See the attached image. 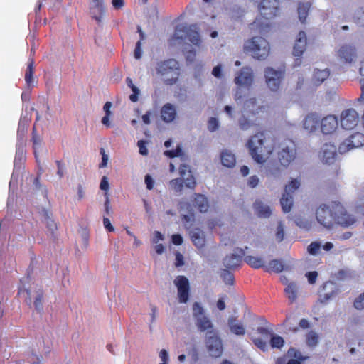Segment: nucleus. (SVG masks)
I'll return each mask as SVG.
<instances>
[{
  "instance_id": "32",
  "label": "nucleus",
  "mask_w": 364,
  "mask_h": 364,
  "mask_svg": "<svg viewBox=\"0 0 364 364\" xmlns=\"http://www.w3.org/2000/svg\"><path fill=\"white\" fill-rule=\"evenodd\" d=\"M228 325L232 333L237 336H244L245 334L244 325L235 317H229L228 320Z\"/></svg>"
},
{
  "instance_id": "10",
  "label": "nucleus",
  "mask_w": 364,
  "mask_h": 364,
  "mask_svg": "<svg viewBox=\"0 0 364 364\" xmlns=\"http://www.w3.org/2000/svg\"><path fill=\"white\" fill-rule=\"evenodd\" d=\"M333 213L335 223L343 227H349L356 222V219L352 215L348 214L344 207L339 204H333Z\"/></svg>"
},
{
  "instance_id": "48",
  "label": "nucleus",
  "mask_w": 364,
  "mask_h": 364,
  "mask_svg": "<svg viewBox=\"0 0 364 364\" xmlns=\"http://www.w3.org/2000/svg\"><path fill=\"white\" fill-rule=\"evenodd\" d=\"M170 186L176 192H181L183 188V181L181 178L173 179L170 181Z\"/></svg>"
},
{
  "instance_id": "51",
  "label": "nucleus",
  "mask_w": 364,
  "mask_h": 364,
  "mask_svg": "<svg viewBox=\"0 0 364 364\" xmlns=\"http://www.w3.org/2000/svg\"><path fill=\"white\" fill-rule=\"evenodd\" d=\"M321 247V242H313L308 246V252L312 255H318Z\"/></svg>"
},
{
  "instance_id": "11",
  "label": "nucleus",
  "mask_w": 364,
  "mask_h": 364,
  "mask_svg": "<svg viewBox=\"0 0 364 364\" xmlns=\"http://www.w3.org/2000/svg\"><path fill=\"white\" fill-rule=\"evenodd\" d=\"M173 284L177 288V294L180 303H187L189 299L190 283L187 277L182 275L176 277Z\"/></svg>"
},
{
  "instance_id": "13",
  "label": "nucleus",
  "mask_w": 364,
  "mask_h": 364,
  "mask_svg": "<svg viewBox=\"0 0 364 364\" xmlns=\"http://www.w3.org/2000/svg\"><path fill=\"white\" fill-rule=\"evenodd\" d=\"M245 257L243 249L237 247L233 252L228 255L223 259V265L229 269H235L239 267L242 263V258Z\"/></svg>"
},
{
  "instance_id": "24",
  "label": "nucleus",
  "mask_w": 364,
  "mask_h": 364,
  "mask_svg": "<svg viewBox=\"0 0 364 364\" xmlns=\"http://www.w3.org/2000/svg\"><path fill=\"white\" fill-rule=\"evenodd\" d=\"M264 109V106L259 103L257 98L252 97L245 101L242 111L249 112L252 114H257L260 112H262Z\"/></svg>"
},
{
  "instance_id": "26",
  "label": "nucleus",
  "mask_w": 364,
  "mask_h": 364,
  "mask_svg": "<svg viewBox=\"0 0 364 364\" xmlns=\"http://www.w3.org/2000/svg\"><path fill=\"white\" fill-rule=\"evenodd\" d=\"M336 155V147L331 144H325L321 151L320 157L323 163L331 164Z\"/></svg>"
},
{
  "instance_id": "54",
  "label": "nucleus",
  "mask_w": 364,
  "mask_h": 364,
  "mask_svg": "<svg viewBox=\"0 0 364 364\" xmlns=\"http://www.w3.org/2000/svg\"><path fill=\"white\" fill-rule=\"evenodd\" d=\"M353 305L358 310L364 309V292L355 299Z\"/></svg>"
},
{
  "instance_id": "55",
  "label": "nucleus",
  "mask_w": 364,
  "mask_h": 364,
  "mask_svg": "<svg viewBox=\"0 0 364 364\" xmlns=\"http://www.w3.org/2000/svg\"><path fill=\"white\" fill-rule=\"evenodd\" d=\"M148 142L144 140H139L137 142V146L139 147V152L142 156H146L148 154V149L146 148V144Z\"/></svg>"
},
{
  "instance_id": "17",
  "label": "nucleus",
  "mask_w": 364,
  "mask_h": 364,
  "mask_svg": "<svg viewBox=\"0 0 364 364\" xmlns=\"http://www.w3.org/2000/svg\"><path fill=\"white\" fill-rule=\"evenodd\" d=\"M279 11L277 0H262L259 5L260 14L266 19L274 17Z\"/></svg>"
},
{
  "instance_id": "7",
  "label": "nucleus",
  "mask_w": 364,
  "mask_h": 364,
  "mask_svg": "<svg viewBox=\"0 0 364 364\" xmlns=\"http://www.w3.org/2000/svg\"><path fill=\"white\" fill-rule=\"evenodd\" d=\"M300 182L297 179H293L289 184L284 187V193L280 200L282 210L284 213H289L293 205L292 193L299 188Z\"/></svg>"
},
{
  "instance_id": "46",
  "label": "nucleus",
  "mask_w": 364,
  "mask_h": 364,
  "mask_svg": "<svg viewBox=\"0 0 364 364\" xmlns=\"http://www.w3.org/2000/svg\"><path fill=\"white\" fill-rule=\"evenodd\" d=\"M355 23L364 28V7L360 8L355 13L354 16Z\"/></svg>"
},
{
  "instance_id": "29",
  "label": "nucleus",
  "mask_w": 364,
  "mask_h": 364,
  "mask_svg": "<svg viewBox=\"0 0 364 364\" xmlns=\"http://www.w3.org/2000/svg\"><path fill=\"white\" fill-rule=\"evenodd\" d=\"M220 162L223 166L229 168L235 167L236 164V158L232 151L229 149H223L220 154Z\"/></svg>"
},
{
  "instance_id": "19",
  "label": "nucleus",
  "mask_w": 364,
  "mask_h": 364,
  "mask_svg": "<svg viewBox=\"0 0 364 364\" xmlns=\"http://www.w3.org/2000/svg\"><path fill=\"white\" fill-rule=\"evenodd\" d=\"M254 80L253 71L250 67H245L239 72L235 78V82L240 86L250 87Z\"/></svg>"
},
{
  "instance_id": "56",
  "label": "nucleus",
  "mask_w": 364,
  "mask_h": 364,
  "mask_svg": "<svg viewBox=\"0 0 364 364\" xmlns=\"http://www.w3.org/2000/svg\"><path fill=\"white\" fill-rule=\"evenodd\" d=\"M296 223L299 227L304 228L306 230H309L311 228V223L305 219L297 218L296 220Z\"/></svg>"
},
{
  "instance_id": "40",
  "label": "nucleus",
  "mask_w": 364,
  "mask_h": 364,
  "mask_svg": "<svg viewBox=\"0 0 364 364\" xmlns=\"http://www.w3.org/2000/svg\"><path fill=\"white\" fill-rule=\"evenodd\" d=\"M353 149L360 147L364 144V135L360 132H356L347 138Z\"/></svg>"
},
{
  "instance_id": "35",
  "label": "nucleus",
  "mask_w": 364,
  "mask_h": 364,
  "mask_svg": "<svg viewBox=\"0 0 364 364\" xmlns=\"http://www.w3.org/2000/svg\"><path fill=\"white\" fill-rule=\"evenodd\" d=\"M193 205L197 208L200 213H205L208 211L209 204L208 199L203 195L196 194L194 198Z\"/></svg>"
},
{
  "instance_id": "50",
  "label": "nucleus",
  "mask_w": 364,
  "mask_h": 364,
  "mask_svg": "<svg viewBox=\"0 0 364 364\" xmlns=\"http://www.w3.org/2000/svg\"><path fill=\"white\" fill-rule=\"evenodd\" d=\"M220 126L219 121L215 117H210L208 122V129L210 132H215Z\"/></svg>"
},
{
  "instance_id": "59",
  "label": "nucleus",
  "mask_w": 364,
  "mask_h": 364,
  "mask_svg": "<svg viewBox=\"0 0 364 364\" xmlns=\"http://www.w3.org/2000/svg\"><path fill=\"white\" fill-rule=\"evenodd\" d=\"M252 341L257 348H260L263 351H265L267 349V343L261 338H252Z\"/></svg>"
},
{
  "instance_id": "53",
  "label": "nucleus",
  "mask_w": 364,
  "mask_h": 364,
  "mask_svg": "<svg viewBox=\"0 0 364 364\" xmlns=\"http://www.w3.org/2000/svg\"><path fill=\"white\" fill-rule=\"evenodd\" d=\"M284 226L282 222H279V223L277 225V232L275 234L276 240L278 242H281L284 240Z\"/></svg>"
},
{
  "instance_id": "60",
  "label": "nucleus",
  "mask_w": 364,
  "mask_h": 364,
  "mask_svg": "<svg viewBox=\"0 0 364 364\" xmlns=\"http://www.w3.org/2000/svg\"><path fill=\"white\" fill-rule=\"evenodd\" d=\"M179 172L182 178L191 174L190 167L186 164H181L180 166Z\"/></svg>"
},
{
  "instance_id": "16",
  "label": "nucleus",
  "mask_w": 364,
  "mask_h": 364,
  "mask_svg": "<svg viewBox=\"0 0 364 364\" xmlns=\"http://www.w3.org/2000/svg\"><path fill=\"white\" fill-rule=\"evenodd\" d=\"M26 293L28 294V301H26L28 305L31 306V301L33 299V305L35 310L39 313L41 314L43 307V292L41 288L36 287H29L28 289H26Z\"/></svg>"
},
{
  "instance_id": "34",
  "label": "nucleus",
  "mask_w": 364,
  "mask_h": 364,
  "mask_svg": "<svg viewBox=\"0 0 364 364\" xmlns=\"http://www.w3.org/2000/svg\"><path fill=\"white\" fill-rule=\"evenodd\" d=\"M43 217L48 231L50 233L53 237L55 238L57 237L55 231L58 228L55 222L52 218V214L47 210H43Z\"/></svg>"
},
{
  "instance_id": "62",
  "label": "nucleus",
  "mask_w": 364,
  "mask_h": 364,
  "mask_svg": "<svg viewBox=\"0 0 364 364\" xmlns=\"http://www.w3.org/2000/svg\"><path fill=\"white\" fill-rule=\"evenodd\" d=\"M159 358L161 360L160 364H168L169 360L168 353L166 350L162 349L159 353Z\"/></svg>"
},
{
  "instance_id": "43",
  "label": "nucleus",
  "mask_w": 364,
  "mask_h": 364,
  "mask_svg": "<svg viewBox=\"0 0 364 364\" xmlns=\"http://www.w3.org/2000/svg\"><path fill=\"white\" fill-rule=\"evenodd\" d=\"M311 4L309 2L300 3L298 6L299 18L301 23H304L308 16Z\"/></svg>"
},
{
  "instance_id": "2",
  "label": "nucleus",
  "mask_w": 364,
  "mask_h": 364,
  "mask_svg": "<svg viewBox=\"0 0 364 364\" xmlns=\"http://www.w3.org/2000/svg\"><path fill=\"white\" fill-rule=\"evenodd\" d=\"M156 70L166 85L175 84L179 76V65L175 59H168L156 64Z\"/></svg>"
},
{
  "instance_id": "3",
  "label": "nucleus",
  "mask_w": 364,
  "mask_h": 364,
  "mask_svg": "<svg viewBox=\"0 0 364 364\" xmlns=\"http://www.w3.org/2000/svg\"><path fill=\"white\" fill-rule=\"evenodd\" d=\"M277 156L280 165L284 168H287L297 156L295 143L291 139H284L281 141L277 146Z\"/></svg>"
},
{
  "instance_id": "41",
  "label": "nucleus",
  "mask_w": 364,
  "mask_h": 364,
  "mask_svg": "<svg viewBox=\"0 0 364 364\" xmlns=\"http://www.w3.org/2000/svg\"><path fill=\"white\" fill-rule=\"evenodd\" d=\"M255 123L251 119H248L245 114L244 111H241V115L238 119V126L240 129L246 131L253 127Z\"/></svg>"
},
{
  "instance_id": "22",
  "label": "nucleus",
  "mask_w": 364,
  "mask_h": 364,
  "mask_svg": "<svg viewBox=\"0 0 364 364\" xmlns=\"http://www.w3.org/2000/svg\"><path fill=\"white\" fill-rule=\"evenodd\" d=\"M287 355L294 358L287 360L285 357L279 358L277 360L276 364H301V361L307 359V357L304 356L300 351L294 348L289 349Z\"/></svg>"
},
{
  "instance_id": "37",
  "label": "nucleus",
  "mask_w": 364,
  "mask_h": 364,
  "mask_svg": "<svg viewBox=\"0 0 364 364\" xmlns=\"http://www.w3.org/2000/svg\"><path fill=\"white\" fill-rule=\"evenodd\" d=\"M298 289V285L295 282H289L285 288L284 291L291 302L297 299Z\"/></svg>"
},
{
  "instance_id": "45",
  "label": "nucleus",
  "mask_w": 364,
  "mask_h": 364,
  "mask_svg": "<svg viewBox=\"0 0 364 364\" xmlns=\"http://www.w3.org/2000/svg\"><path fill=\"white\" fill-rule=\"evenodd\" d=\"M284 341L282 337L273 333L271 335L270 345L272 348H280L284 346Z\"/></svg>"
},
{
  "instance_id": "27",
  "label": "nucleus",
  "mask_w": 364,
  "mask_h": 364,
  "mask_svg": "<svg viewBox=\"0 0 364 364\" xmlns=\"http://www.w3.org/2000/svg\"><path fill=\"white\" fill-rule=\"evenodd\" d=\"M282 167L280 163L269 161L264 166L261 171L267 176L279 178L282 175Z\"/></svg>"
},
{
  "instance_id": "44",
  "label": "nucleus",
  "mask_w": 364,
  "mask_h": 364,
  "mask_svg": "<svg viewBox=\"0 0 364 364\" xmlns=\"http://www.w3.org/2000/svg\"><path fill=\"white\" fill-rule=\"evenodd\" d=\"M189 26L186 24H179L176 27L174 38L176 39L183 40L187 37Z\"/></svg>"
},
{
  "instance_id": "6",
  "label": "nucleus",
  "mask_w": 364,
  "mask_h": 364,
  "mask_svg": "<svg viewBox=\"0 0 364 364\" xmlns=\"http://www.w3.org/2000/svg\"><path fill=\"white\" fill-rule=\"evenodd\" d=\"M264 77L269 89L272 92H277L279 90L281 82L284 77V71L269 67L264 70Z\"/></svg>"
},
{
  "instance_id": "20",
  "label": "nucleus",
  "mask_w": 364,
  "mask_h": 364,
  "mask_svg": "<svg viewBox=\"0 0 364 364\" xmlns=\"http://www.w3.org/2000/svg\"><path fill=\"white\" fill-rule=\"evenodd\" d=\"M181 215L186 228H189L194 221V213L191 205L184 201H181L178 204Z\"/></svg>"
},
{
  "instance_id": "57",
  "label": "nucleus",
  "mask_w": 364,
  "mask_h": 364,
  "mask_svg": "<svg viewBox=\"0 0 364 364\" xmlns=\"http://www.w3.org/2000/svg\"><path fill=\"white\" fill-rule=\"evenodd\" d=\"M186 186L189 188H194L196 186V181L194 177L190 174L188 176H186V177L183 178Z\"/></svg>"
},
{
  "instance_id": "30",
  "label": "nucleus",
  "mask_w": 364,
  "mask_h": 364,
  "mask_svg": "<svg viewBox=\"0 0 364 364\" xmlns=\"http://www.w3.org/2000/svg\"><path fill=\"white\" fill-rule=\"evenodd\" d=\"M176 116V109L173 105L166 103L162 107L161 117L163 121L168 123L171 122L175 119Z\"/></svg>"
},
{
  "instance_id": "21",
  "label": "nucleus",
  "mask_w": 364,
  "mask_h": 364,
  "mask_svg": "<svg viewBox=\"0 0 364 364\" xmlns=\"http://www.w3.org/2000/svg\"><path fill=\"white\" fill-rule=\"evenodd\" d=\"M338 119L334 115H328L320 120L321 130L324 134L333 133L338 127Z\"/></svg>"
},
{
  "instance_id": "52",
  "label": "nucleus",
  "mask_w": 364,
  "mask_h": 364,
  "mask_svg": "<svg viewBox=\"0 0 364 364\" xmlns=\"http://www.w3.org/2000/svg\"><path fill=\"white\" fill-rule=\"evenodd\" d=\"M351 149H353V147L348 139H346L338 146V152L341 154H345Z\"/></svg>"
},
{
  "instance_id": "31",
  "label": "nucleus",
  "mask_w": 364,
  "mask_h": 364,
  "mask_svg": "<svg viewBox=\"0 0 364 364\" xmlns=\"http://www.w3.org/2000/svg\"><path fill=\"white\" fill-rule=\"evenodd\" d=\"M253 208L258 217L267 218L272 215V209L269 205L257 200L253 204Z\"/></svg>"
},
{
  "instance_id": "49",
  "label": "nucleus",
  "mask_w": 364,
  "mask_h": 364,
  "mask_svg": "<svg viewBox=\"0 0 364 364\" xmlns=\"http://www.w3.org/2000/svg\"><path fill=\"white\" fill-rule=\"evenodd\" d=\"M318 334L313 331H311L307 334V338H306L307 344L310 346H316L318 343Z\"/></svg>"
},
{
  "instance_id": "39",
  "label": "nucleus",
  "mask_w": 364,
  "mask_h": 364,
  "mask_svg": "<svg viewBox=\"0 0 364 364\" xmlns=\"http://www.w3.org/2000/svg\"><path fill=\"white\" fill-rule=\"evenodd\" d=\"M284 269V265L283 262L279 259H273L269 262L268 266H264V270L266 272H269L271 270L279 273L282 272Z\"/></svg>"
},
{
  "instance_id": "47",
  "label": "nucleus",
  "mask_w": 364,
  "mask_h": 364,
  "mask_svg": "<svg viewBox=\"0 0 364 364\" xmlns=\"http://www.w3.org/2000/svg\"><path fill=\"white\" fill-rule=\"evenodd\" d=\"M220 277L226 284L232 285L234 283V277L227 269H223L220 272Z\"/></svg>"
},
{
  "instance_id": "38",
  "label": "nucleus",
  "mask_w": 364,
  "mask_h": 364,
  "mask_svg": "<svg viewBox=\"0 0 364 364\" xmlns=\"http://www.w3.org/2000/svg\"><path fill=\"white\" fill-rule=\"evenodd\" d=\"M197 29L196 25L193 24L189 26V30L187 35L189 41L195 46H198L200 43L199 33Z\"/></svg>"
},
{
  "instance_id": "18",
  "label": "nucleus",
  "mask_w": 364,
  "mask_h": 364,
  "mask_svg": "<svg viewBox=\"0 0 364 364\" xmlns=\"http://www.w3.org/2000/svg\"><path fill=\"white\" fill-rule=\"evenodd\" d=\"M33 60H31L27 66L24 80L26 86L24 87V102L28 101L29 98L27 97V93L31 92L32 89L36 87L38 80L33 76L34 65Z\"/></svg>"
},
{
  "instance_id": "8",
  "label": "nucleus",
  "mask_w": 364,
  "mask_h": 364,
  "mask_svg": "<svg viewBox=\"0 0 364 364\" xmlns=\"http://www.w3.org/2000/svg\"><path fill=\"white\" fill-rule=\"evenodd\" d=\"M316 216L318 223L328 229L331 228L335 223L333 205L331 208L326 205H321L316 210Z\"/></svg>"
},
{
  "instance_id": "61",
  "label": "nucleus",
  "mask_w": 364,
  "mask_h": 364,
  "mask_svg": "<svg viewBox=\"0 0 364 364\" xmlns=\"http://www.w3.org/2000/svg\"><path fill=\"white\" fill-rule=\"evenodd\" d=\"M224 112L229 119L231 120L235 119V114L234 112V108L230 105H226L224 107Z\"/></svg>"
},
{
  "instance_id": "5",
  "label": "nucleus",
  "mask_w": 364,
  "mask_h": 364,
  "mask_svg": "<svg viewBox=\"0 0 364 364\" xmlns=\"http://www.w3.org/2000/svg\"><path fill=\"white\" fill-rule=\"evenodd\" d=\"M193 316L196 319V325L199 331H213V325L205 316L204 309L198 302H195L193 305Z\"/></svg>"
},
{
  "instance_id": "28",
  "label": "nucleus",
  "mask_w": 364,
  "mask_h": 364,
  "mask_svg": "<svg viewBox=\"0 0 364 364\" xmlns=\"http://www.w3.org/2000/svg\"><path fill=\"white\" fill-rule=\"evenodd\" d=\"M306 47V35L305 32L300 31L296 38L295 45L293 48L294 56L300 57Z\"/></svg>"
},
{
  "instance_id": "25",
  "label": "nucleus",
  "mask_w": 364,
  "mask_h": 364,
  "mask_svg": "<svg viewBox=\"0 0 364 364\" xmlns=\"http://www.w3.org/2000/svg\"><path fill=\"white\" fill-rule=\"evenodd\" d=\"M320 117L317 114H309L304 119L303 127L307 132H314L317 130L320 124Z\"/></svg>"
},
{
  "instance_id": "42",
  "label": "nucleus",
  "mask_w": 364,
  "mask_h": 364,
  "mask_svg": "<svg viewBox=\"0 0 364 364\" xmlns=\"http://www.w3.org/2000/svg\"><path fill=\"white\" fill-rule=\"evenodd\" d=\"M244 259L247 264L255 269L264 268V261L260 257L248 255L245 257Z\"/></svg>"
},
{
  "instance_id": "63",
  "label": "nucleus",
  "mask_w": 364,
  "mask_h": 364,
  "mask_svg": "<svg viewBox=\"0 0 364 364\" xmlns=\"http://www.w3.org/2000/svg\"><path fill=\"white\" fill-rule=\"evenodd\" d=\"M141 41H139L136 44V48L134 52V56L136 59L139 60L141 58L142 50H141Z\"/></svg>"
},
{
  "instance_id": "64",
  "label": "nucleus",
  "mask_w": 364,
  "mask_h": 364,
  "mask_svg": "<svg viewBox=\"0 0 364 364\" xmlns=\"http://www.w3.org/2000/svg\"><path fill=\"white\" fill-rule=\"evenodd\" d=\"M306 277L308 278V282L309 284H313L316 282L318 273L316 271L309 272L306 274Z\"/></svg>"
},
{
  "instance_id": "1",
  "label": "nucleus",
  "mask_w": 364,
  "mask_h": 364,
  "mask_svg": "<svg viewBox=\"0 0 364 364\" xmlns=\"http://www.w3.org/2000/svg\"><path fill=\"white\" fill-rule=\"evenodd\" d=\"M247 147L252 158L263 164L274 151V141L267 132H260L250 138Z\"/></svg>"
},
{
  "instance_id": "58",
  "label": "nucleus",
  "mask_w": 364,
  "mask_h": 364,
  "mask_svg": "<svg viewBox=\"0 0 364 364\" xmlns=\"http://www.w3.org/2000/svg\"><path fill=\"white\" fill-rule=\"evenodd\" d=\"M55 164L57 165V175L59 176L60 178H62L65 172V164L61 161H56Z\"/></svg>"
},
{
  "instance_id": "14",
  "label": "nucleus",
  "mask_w": 364,
  "mask_h": 364,
  "mask_svg": "<svg viewBox=\"0 0 364 364\" xmlns=\"http://www.w3.org/2000/svg\"><path fill=\"white\" fill-rule=\"evenodd\" d=\"M339 292L336 284L331 281L325 282L318 291L319 301L326 304L334 298Z\"/></svg>"
},
{
  "instance_id": "36",
  "label": "nucleus",
  "mask_w": 364,
  "mask_h": 364,
  "mask_svg": "<svg viewBox=\"0 0 364 364\" xmlns=\"http://www.w3.org/2000/svg\"><path fill=\"white\" fill-rule=\"evenodd\" d=\"M330 75L328 68L323 70L315 69L313 76V82L316 85L323 83Z\"/></svg>"
},
{
  "instance_id": "23",
  "label": "nucleus",
  "mask_w": 364,
  "mask_h": 364,
  "mask_svg": "<svg viewBox=\"0 0 364 364\" xmlns=\"http://www.w3.org/2000/svg\"><path fill=\"white\" fill-rule=\"evenodd\" d=\"M90 12L92 17L97 23H100L105 12L104 0H92L90 5Z\"/></svg>"
},
{
  "instance_id": "9",
  "label": "nucleus",
  "mask_w": 364,
  "mask_h": 364,
  "mask_svg": "<svg viewBox=\"0 0 364 364\" xmlns=\"http://www.w3.org/2000/svg\"><path fill=\"white\" fill-rule=\"evenodd\" d=\"M206 345L212 357L218 358L222 355L223 351L222 341L215 331L207 332Z\"/></svg>"
},
{
  "instance_id": "33",
  "label": "nucleus",
  "mask_w": 364,
  "mask_h": 364,
  "mask_svg": "<svg viewBox=\"0 0 364 364\" xmlns=\"http://www.w3.org/2000/svg\"><path fill=\"white\" fill-rule=\"evenodd\" d=\"M191 239L194 245L198 248H202L205 243V234L203 230L199 228H194L189 232Z\"/></svg>"
},
{
  "instance_id": "12",
  "label": "nucleus",
  "mask_w": 364,
  "mask_h": 364,
  "mask_svg": "<svg viewBox=\"0 0 364 364\" xmlns=\"http://www.w3.org/2000/svg\"><path fill=\"white\" fill-rule=\"evenodd\" d=\"M338 60L346 64H351L358 58L356 47L352 44H343L337 51Z\"/></svg>"
},
{
  "instance_id": "4",
  "label": "nucleus",
  "mask_w": 364,
  "mask_h": 364,
  "mask_svg": "<svg viewBox=\"0 0 364 364\" xmlns=\"http://www.w3.org/2000/svg\"><path fill=\"white\" fill-rule=\"evenodd\" d=\"M245 50L250 52L254 58L262 60L267 58L270 48L266 39L256 36L246 43Z\"/></svg>"
},
{
  "instance_id": "15",
  "label": "nucleus",
  "mask_w": 364,
  "mask_h": 364,
  "mask_svg": "<svg viewBox=\"0 0 364 364\" xmlns=\"http://www.w3.org/2000/svg\"><path fill=\"white\" fill-rule=\"evenodd\" d=\"M358 114L355 109H346L341 116V125L345 129H353L358 124Z\"/></svg>"
}]
</instances>
